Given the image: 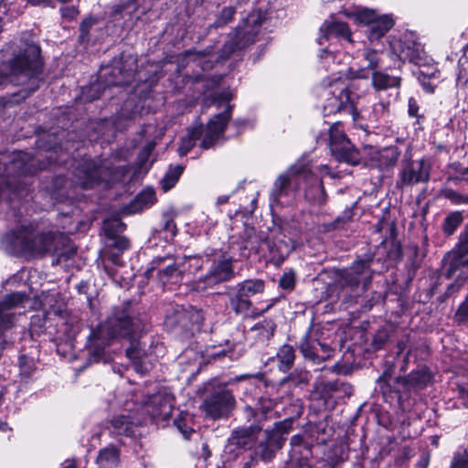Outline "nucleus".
Returning a JSON list of instances; mask_svg holds the SVG:
<instances>
[{
    "mask_svg": "<svg viewBox=\"0 0 468 468\" xmlns=\"http://www.w3.org/2000/svg\"><path fill=\"white\" fill-rule=\"evenodd\" d=\"M274 388L263 372L240 375L226 382L213 378L204 384L205 398L201 407L212 420L227 419L236 407L235 391L241 390L246 402L242 416L248 425L233 431L232 443L250 450L262 432L265 421L277 417L275 408L279 398H271Z\"/></svg>",
    "mask_w": 468,
    "mask_h": 468,
    "instance_id": "obj_1",
    "label": "nucleus"
},
{
    "mask_svg": "<svg viewBox=\"0 0 468 468\" xmlns=\"http://www.w3.org/2000/svg\"><path fill=\"white\" fill-rule=\"evenodd\" d=\"M44 65L41 48L34 42H26L17 53L5 61L3 67L6 72L0 69V90L8 84L22 88L8 97H3V105H17L33 95L43 80Z\"/></svg>",
    "mask_w": 468,
    "mask_h": 468,
    "instance_id": "obj_2",
    "label": "nucleus"
},
{
    "mask_svg": "<svg viewBox=\"0 0 468 468\" xmlns=\"http://www.w3.org/2000/svg\"><path fill=\"white\" fill-rule=\"evenodd\" d=\"M334 433V428L325 420H313V414L310 413L303 431L290 439V460L292 468H320L313 463V449L315 445L326 444Z\"/></svg>",
    "mask_w": 468,
    "mask_h": 468,
    "instance_id": "obj_3",
    "label": "nucleus"
},
{
    "mask_svg": "<svg viewBox=\"0 0 468 468\" xmlns=\"http://www.w3.org/2000/svg\"><path fill=\"white\" fill-rule=\"evenodd\" d=\"M144 329V322L131 300H125L121 304L113 306L112 314L102 323L96 326V334L102 332L108 339H127L130 344L136 341L135 337Z\"/></svg>",
    "mask_w": 468,
    "mask_h": 468,
    "instance_id": "obj_4",
    "label": "nucleus"
},
{
    "mask_svg": "<svg viewBox=\"0 0 468 468\" xmlns=\"http://www.w3.org/2000/svg\"><path fill=\"white\" fill-rule=\"evenodd\" d=\"M380 259L370 249L363 254L356 255L350 266L338 269L335 272V285L341 290H350L352 292L367 291L375 274L383 272V267L375 268Z\"/></svg>",
    "mask_w": 468,
    "mask_h": 468,
    "instance_id": "obj_5",
    "label": "nucleus"
},
{
    "mask_svg": "<svg viewBox=\"0 0 468 468\" xmlns=\"http://www.w3.org/2000/svg\"><path fill=\"white\" fill-rule=\"evenodd\" d=\"M357 85L346 80L337 78L329 83L328 95L323 106V114L324 117L343 114L351 116L353 122H357L361 117L358 110V95Z\"/></svg>",
    "mask_w": 468,
    "mask_h": 468,
    "instance_id": "obj_6",
    "label": "nucleus"
},
{
    "mask_svg": "<svg viewBox=\"0 0 468 468\" xmlns=\"http://www.w3.org/2000/svg\"><path fill=\"white\" fill-rule=\"evenodd\" d=\"M342 14L356 26L365 28L364 35L371 45L380 43L396 25L393 14H380L374 8L360 6L355 10H344Z\"/></svg>",
    "mask_w": 468,
    "mask_h": 468,
    "instance_id": "obj_7",
    "label": "nucleus"
},
{
    "mask_svg": "<svg viewBox=\"0 0 468 468\" xmlns=\"http://www.w3.org/2000/svg\"><path fill=\"white\" fill-rule=\"evenodd\" d=\"M204 254L210 265L207 273L197 282L198 289L213 288L236 278L234 259L227 250L207 248Z\"/></svg>",
    "mask_w": 468,
    "mask_h": 468,
    "instance_id": "obj_8",
    "label": "nucleus"
},
{
    "mask_svg": "<svg viewBox=\"0 0 468 468\" xmlns=\"http://www.w3.org/2000/svg\"><path fill=\"white\" fill-rule=\"evenodd\" d=\"M388 42L390 58L399 62L398 68L406 61L417 66L426 64L427 56L416 33L406 31L399 37H389Z\"/></svg>",
    "mask_w": 468,
    "mask_h": 468,
    "instance_id": "obj_9",
    "label": "nucleus"
},
{
    "mask_svg": "<svg viewBox=\"0 0 468 468\" xmlns=\"http://www.w3.org/2000/svg\"><path fill=\"white\" fill-rule=\"evenodd\" d=\"M266 18L267 13L261 9L250 13L234 28L233 36L223 46V51L228 55H231L255 43Z\"/></svg>",
    "mask_w": 468,
    "mask_h": 468,
    "instance_id": "obj_10",
    "label": "nucleus"
},
{
    "mask_svg": "<svg viewBox=\"0 0 468 468\" xmlns=\"http://www.w3.org/2000/svg\"><path fill=\"white\" fill-rule=\"evenodd\" d=\"M433 375L426 365L418 366L407 376L397 377V383L400 384L395 404L402 411L410 410L414 405L413 392L426 388L432 381Z\"/></svg>",
    "mask_w": 468,
    "mask_h": 468,
    "instance_id": "obj_11",
    "label": "nucleus"
},
{
    "mask_svg": "<svg viewBox=\"0 0 468 468\" xmlns=\"http://www.w3.org/2000/svg\"><path fill=\"white\" fill-rule=\"evenodd\" d=\"M266 282L260 278L246 279L229 286L227 292L228 305L236 316H245L253 306L251 298L262 294Z\"/></svg>",
    "mask_w": 468,
    "mask_h": 468,
    "instance_id": "obj_12",
    "label": "nucleus"
},
{
    "mask_svg": "<svg viewBox=\"0 0 468 468\" xmlns=\"http://www.w3.org/2000/svg\"><path fill=\"white\" fill-rule=\"evenodd\" d=\"M46 254L57 256L58 261H66L75 257L77 248L64 233L37 232L35 230L34 256H44Z\"/></svg>",
    "mask_w": 468,
    "mask_h": 468,
    "instance_id": "obj_13",
    "label": "nucleus"
},
{
    "mask_svg": "<svg viewBox=\"0 0 468 468\" xmlns=\"http://www.w3.org/2000/svg\"><path fill=\"white\" fill-rule=\"evenodd\" d=\"M345 383L335 380L322 382L311 395L310 413L313 420H325L328 422L330 411L335 410L342 398Z\"/></svg>",
    "mask_w": 468,
    "mask_h": 468,
    "instance_id": "obj_14",
    "label": "nucleus"
},
{
    "mask_svg": "<svg viewBox=\"0 0 468 468\" xmlns=\"http://www.w3.org/2000/svg\"><path fill=\"white\" fill-rule=\"evenodd\" d=\"M432 163L430 157L422 156L418 160L412 158L411 154H405L398 173L395 186L398 189L428 183L431 180Z\"/></svg>",
    "mask_w": 468,
    "mask_h": 468,
    "instance_id": "obj_15",
    "label": "nucleus"
},
{
    "mask_svg": "<svg viewBox=\"0 0 468 468\" xmlns=\"http://www.w3.org/2000/svg\"><path fill=\"white\" fill-rule=\"evenodd\" d=\"M33 161L30 154L18 151L12 154L8 162H0V173L5 178V186L12 194L17 195L22 190V185L18 179L20 176L34 174Z\"/></svg>",
    "mask_w": 468,
    "mask_h": 468,
    "instance_id": "obj_16",
    "label": "nucleus"
},
{
    "mask_svg": "<svg viewBox=\"0 0 468 468\" xmlns=\"http://www.w3.org/2000/svg\"><path fill=\"white\" fill-rule=\"evenodd\" d=\"M97 76L108 88L129 86L134 79V70L128 61L123 59V54L114 57L108 64L101 66Z\"/></svg>",
    "mask_w": 468,
    "mask_h": 468,
    "instance_id": "obj_17",
    "label": "nucleus"
},
{
    "mask_svg": "<svg viewBox=\"0 0 468 468\" xmlns=\"http://www.w3.org/2000/svg\"><path fill=\"white\" fill-rule=\"evenodd\" d=\"M174 398L167 393L149 395L144 401L145 411L156 424L167 422L174 410Z\"/></svg>",
    "mask_w": 468,
    "mask_h": 468,
    "instance_id": "obj_18",
    "label": "nucleus"
},
{
    "mask_svg": "<svg viewBox=\"0 0 468 468\" xmlns=\"http://www.w3.org/2000/svg\"><path fill=\"white\" fill-rule=\"evenodd\" d=\"M170 323L184 331L199 328L205 320L204 311L194 305H176L173 314L168 317Z\"/></svg>",
    "mask_w": 468,
    "mask_h": 468,
    "instance_id": "obj_19",
    "label": "nucleus"
},
{
    "mask_svg": "<svg viewBox=\"0 0 468 468\" xmlns=\"http://www.w3.org/2000/svg\"><path fill=\"white\" fill-rule=\"evenodd\" d=\"M104 167L101 163L89 158L84 159L76 167V176L80 186L84 190L93 189L101 186L103 181Z\"/></svg>",
    "mask_w": 468,
    "mask_h": 468,
    "instance_id": "obj_20",
    "label": "nucleus"
},
{
    "mask_svg": "<svg viewBox=\"0 0 468 468\" xmlns=\"http://www.w3.org/2000/svg\"><path fill=\"white\" fill-rule=\"evenodd\" d=\"M300 170L290 169L277 176L270 193V199L278 204L282 197L294 196L300 190Z\"/></svg>",
    "mask_w": 468,
    "mask_h": 468,
    "instance_id": "obj_21",
    "label": "nucleus"
},
{
    "mask_svg": "<svg viewBox=\"0 0 468 468\" xmlns=\"http://www.w3.org/2000/svg\"><path fill=\"white\" fill-rule=\"evenodd\" d=\"M6 239L17 255L34 256L35 229L27 226H20L6 234Z\"/></svg>",
    "mask_w": 468,
    "mask_h": 468,
    "instance_id": "obj_22",
    "label": "nucleus"
},
{
    "mask_svg": "<svg viewBox=\"0 0 468 468\" xmlns=\"http://www.w3.org/2000/svg\"><path fill=\"white\" fill-rule=\"evenodd\" d=\"M395 369V360H386L383 372L377 379V384L384 400L391 405L395 404V399L398 396V389L400 386V384L397 383V378H393Z\"/></svg>",
    "mask_w": 468,
    "mask_h": 468,
    "instance_id": "obj_23",
    "label": "nucleus"
},
{
    "mask_svg": "<svg viewBox=\"0 0 468 468\" xmlns=\"http://www.w3.org/2000/svg\"><path fill=\"white\" fill-rule=\"evenodd\" d=\"M343 40L353 43V33L348 23L339 20H325L320 27L319 44L323 45V41H330L332 39Z\"/></svg>",
    "mask_w": 468,
    "mask_h": 468,
    "instance_id": "obj_24",
    "label": "nucleus"
},
{
    "mask_svg": "<svg viewBox=\"0 0 468 468\" xmlns=\"http://www.w3.org/2000/svg\"><path fill=\"white\" fill-rule=\"evenodd\" d=\"M101 332L96 334V327L91 328L89 336L87 337L86 348L88 350V357L86 365L90 366L94 363H100L104 360L106 347L110 346L113 339L103 337Z\"/></svg>",
    "mask_w": 468,
    "mask_h": 468,
    "instance_id": "obj_25",
    "label": "nucleus"
},
{
    "mask_svg": "<svg viewBox=\"0 0 468 468\" xmlns=\"http://www.w3.org/2000/svg\"><path fill=\"white\" fill-rule=\"evenodd\" d=\"M157 202L155 191L153 187L143 188L123 208L128 215L141 213L150 208Z\"/></svg>",
    "mask_w": 468,
    "mask_h": 468,
    "instance_id": "obj_26",
    "label": "nucleus"
},
{
    "mask_svg": "<svg viewBox=\"0 0 468 468\" xmlns=\"http://www.w3.org/2000/svg\"><path fill=\"white\" fill-rule=\"evenodd\" d=\"M285 411L289 416L284 418L282 420L274 422L271 429L274 432L283 438H286V435L292 430L293 423L303 413V406L300 399H296L285 408Z\"/></svg>",
    "mask_w": 468,
    "mask_h": 468,
    "instance_id": "obj_27",
    "label": "nucleus"
},
{
    "mask_svg": "<svg viewBox=\"0 0 468 468\" xmlns=\"http://www.w3.org/2000/svg\"><path fill=\"white\" fill-rule=\"evenodd\" d=\"M236 243L239 245L240 256L249 258L252 252H258L261 238L257 235L254 227L245 225L243 230L239 233Z\"/></svg>",
    "mask_w": 468,
    "mask_h": 468,
    "instance_id": "obj_28",
    "label": "nucleus"
},
{
    "mask_svg": "<svg viewBox=\"0 0 468 468\" xmlns=\"http://www.w3.org/2000/svg\"><path fill=\"white\" fill-rule=\"evenodd\" d=\"M313 326L310 325L305 331L304 335L301 337L298 348L304 357V359L313 362L314 364L319 365L324 362V357L320 356V353L317 348L319 340L312 336Z\"/></svg>",
    "mask_w": 468,
    "mask_h": 468,
    "instance_id": "obj_29",
    "label": "nucleus"
},
{
    "mask_svg": "<svg viewBox=\"0 0 468 468\" xmlns=\"http://www.w3.org/2000/svg\"><path fill=\"white\" fill-rule=\"evenodd\" d=\"M296 360V349L293 346L284 343L280 346L275 356L269 357V362H276L278 370L282 373L291 371Z\"/></svg>",
    "mask_w": 468,
    "mask_h": 468,
    "instance_id": "obj_30",
    "label": "nucleus"
},
{
    "mask_svg": "<svg viewBox=\"0 0 468 468\" xmlns=\"http://www.w3.org/2000/svg\"><path fill=\"white\" fill-rule=\"evenodd\" d=\"M126 356L131 360L133 370L141 375L145 376L151 370V366L146 363L147 353L140 346L138 341H133L125 350Z\"/></svg>",
    "mask_w": 468,
    "mask_h": 468,
    "instance_id": "obj_31",
    "label": "nucleus"
},
{
    "mask_svg": "<svg viewBox=\"0 0 468 468\" xmlns=\"http://www.w3.org/2000/svg\"><path fill=\"white\" fill-rule=\"evenodd\" d=\"M400 156V150L396 145L385 147L375 153L371 158L372 165L380 171L392 169L398 163Z\"/></svg>",
    "mask_w": 468,
    "mask_h": 468,
    "instance_id": "obj_32",
    "label": "nucleus"
},
{
    "mask_svg": "<svg viewBox=\"0 0 468 468\" xmlns=\"http://www.w3.org/2000/svg\"><path fill=\"white\" fill-rule=\"evenodd\" d=\"M330 152L334 158L339 163L356 165L361 160L360 151L351 143V141H346V144L340 146L335 144Z\"/></svg>",
    "mask_w": 468,
    "mask_h": 468,
    "instance_id": "obj_33",
    "label": "nucleus"
},
{
    "mask_svg": "<svg viewBox=\"0 0 468 468\" xmlns=\"http://www.w3.org/2000/svg\"><path fill=\"white\" fill-rule=\"evenodd\" d=\"M285 374L286 376L281 378L277 383L271 381L275 385V388L271 392V398H272L273 392L278 388L287 387L289 389H292L307 385L309 382V372L306 370L294 368L292 371H289Z\"/></svg>",
    "mask_w": 468,
    "mask_h": 468,
    "instance_id": "obj_34",
    "label": "nucleus"
},
{
    "mask_svg": "<svg viewBox=\"0 0 468 468\" xmlns=\"http://www.w3.org/2000/svg\"><path fill=\"white\" fill-rule=\"evenodd\" d=\"M63 133L64 131H57L38 135L36 140V147L44 152L58 154L63 150Z\"/></svg>",
    "mask_w": 468,
    "mask_h": 468,
    "instance_id": "obj_35",
    "label": "nucleus"
},
{
    "mask_svg": "<svg viewBox=\"0 0 468 468\" xmlns=\"http://www.w3.org/2000/svg\"><path fill=\"white\" fill-rule=\"evenodd\" d=\"M111 432L117 436L134 437L136 425L129 415L114 416L110 420Z\"/></svg>",
    "mask_w": 468,
    "mask_h": 468,
    "instance_id": "obj_36",
    "label": "nucleus"
},
{
    "mask_svg": "<svg viewBox=\"0 0 468 468\" xmlns=\"http://www.w3.org/2000/svg\"><path fill=\"white\" fill-rule=\"evenodd\" d=\"M401 82V77L389 75L384 69L373 71L371 75V85L377 91L399 88Z\"/></svg>",
    "mask_w": 468,
    "mask_h": 468,
    "instance_id": "obj_37",
    "label": "nucleus"
},
{
    "mask_svg": "<svg viewBox=\"0 0 468 468\" xmlns=\"http://www.w3.org/2000/svg\"><path fill=\"white\" fill-rule=\"evenodd\" d=\"M396 333L395 326L390 323H386L379 326L374 333L370 347L373 351H378L384 349L387 344L391 340Z\"/></svg>",
    "mask_w": 468,
    "mask_h": 468,
    "instance_id": "obj_38",
    "label": "nucleus"
},
{
    "mask_svg": "<svg viewBox=\"0 0 468 468\" xmlns=\"http://www.w3.org/2000/svg\"><path fill=\"white\" fill-rule=\"evenodd\" d=\"M121 462V451L114 445H110L99 451L96 463L101 468H116Z\"/></svg>",
    "mask_w": 468,
    "mask_h": 468,
    "instance_id": "obj_39",
    "label": "nucleus"
},
{
    "mask_svg": "<svg viewBox=\"0 0 468 468\" xmlns=\"http://www.w3.org/2000/svg\"><path fill=\"white\" fill-rule=\"evenodd\" d=\"M107 88V85L97 76L95 81L81 88L80 99L84 103L92 102L100 99Z\"/></svg>",
    "mask_w": 468,
    "mask_h": 468,
    "instance_id": "obj_40",
    "label": "nucleus"
},
{
    "mask_svg": "<svg viewBox=\"0 0 468 468\" xmlns=\"http://www.w3.org/2000/svg\"><path fill=\"white\" fill-rule=\"evenodd\" d=\"M173 424L186 440H189L192 434L196 432L193 428V416L187 410H180L174 419Z\"/></svg>",
    "mask_w": 468,
    "mask_h": 468,
    "instance_id": "obj_41",
    "label": "nucleus"
},
{
    "mask_svg": "<svg viewBox=\"0 0 468 468\" xmlns=\"http://www.w3.org/2000/svg\"><path fill=\"white\" fill-rule=\"evenodd\" d=\"M144 0H121L114 5L112 16L115 19L132 16L137 12Z\"/></svg>",
    "mask_w": 468,
    "mask_h": 468,
    "instance_id": "obj_42",
    "label": "nucleus"
},
{
    "mask_svg": "<svg viewBox=\"0 0 468 468\" xmlns=\"http://www.w3.org/2000/svg\"><path fill=\"white\" fill-rule=\"evenodd\" d=\"M184 170L185 166L182 165H170L160 181L162 190L164 192L171 190L179 181Z\"/></svg>",
    "mask_w": 468,
    "mask_h": 468,
    "instance_id": "obj_43",
    "label": "nucleus"
},
{
    "mask_svg": "<svg viewBox=\"0 0 468 468\" xmlns=\"http://www.w3.org/2000/svg\"><path fill=\"white\" fill-rule=\"evenodd\" d=\"M356 203L350 207H346L341 215L337 216L333 221L324 223L323 229L325 232H331L336 229H344L345 226L351 222L354 218V207Z\"/></svg>",
    "mask_w": 468,
    "mask_h": 468,
    "instance_id": "obj_44",
    "label": "nucleus"
},
{
    "mask_svg": "<svg viewBox=\"0 0 468 468\" xmlns=\"http://www.w3.org/2000/svg\"><path fill=\"white\" fill-rule=\"evenodd\" d=\"M408 116L414 118L413 126L418 130H423V122L426 121V116L420 112V106L414 97L408 99Z\"/></svg>",
    "mask_w": 468,
    "mask_h": 468,
    "instance_id": "obj_45",
    "label": "nucleus"
},
{
    "mask_svg": "<svg viewBox=\"0 0 468 468\" xmlns=\"http://www.w3.org/2000/svg\"><path fill=\"white\" fill-rule=\"evenodd\" d=\"M463 221V216L461 211H452L449 213L442 223V232L446 236H452L457 230Z\"/></svg>",
    "mask_w": 468,
    "mask_h": 468,
    "instance_id": "obj_46",
    "label": "nucleus"
},
{
    "mask_svg": "<svg viewBox=\"0 0 468 468\" xmlns=\"http://www.w3.org/2000/svg\"><path fill=\"white\" fill-rule=\"evenodd\" d=\"M237 13L236 7L232 5L224 6L218 14L216 15L214 22L210 25V27L218 29L223 28L231 23Z\"/></svg>",
    "mask_w": 468,
    "mask_h": 468,
    "instance_id": "obj_47",
    "label": "nucleus"
},
{
    "mask_svg": "<svg viewBox=\"0 0 468 468\" xmlns=\"http://www.w3.org/2000/svg\"><path fill=\"white\" fill-rule=\"evenodd\" d=\"M181 276V271H179L178 265L176 264V258L172 255V260L167 261L162 269H160V273L156 274V279L165 284L170 282L171 279L175 277Z\"/></svg>",
    "mask_w": 468,
    "mask_h": 468,
    "instance_id": "obj_48",
    "label": "nucleus"
},
{
    "mask_svg": "<svg viewBox=\"0 0 468 468\" xmlns=\"http://www.w3.org/2000/svg\"><path fill=\"white\" fill-rule=\"evenodd\" d=\"M27 299L25 292H15L5 294L4 299L0 301V314L3 312L10 311L15 307L19 306Z\"/></svg>",
    "mask_w": 468,
    "mask_h": 468,
    "instance_id": "obj_49",
    "label": "nucleus"
},
{
    "mask_svg": "<svg viewBox=\"0 0 468 468\" xmlns=\"http://www.w3.org/2000/svg\"><path fill=\"white\" fill-rule=\"evenodd\" d=\"M346 141L350 140L343 130V123L334 122L329 128V149L332 150L335 144L338 146L345 144Z\"/></svg>",
    "mask_w": 468,
    "mask_h": 468,
    "instance_id": "obj_50",
    "label": "nucleus"
},
{
    "mask_svg": "<svg viewBox=\"0 0 468 468\" xmlns=\"http://www.w3.org/2000/svg\"><path fill=\"white\" fill-rule=\"evenodd\" d=\"M211 352L208 354L209 357L213 360L221 359L233 354L236 348V344L227 339L224 343H219L218 346H210Z\"/></svg>",
    "mask_w": 468,
    "mask_h": 468,
    "instance_id": "obj_51",
    "label": "nucleus"
},
{
    "mask_svg": "<svg viewBox=\"0 0 468 468\" xmlns=\"http://www.w3.org/2000/svg\"><path fill=\"white\" fill-rule=\"evenodd\" d=\"M172 260V254H165L164 256H156L154 257L147 264V267L144 271V277L149 280L153 277L154 272L156 271L157 273H160V269L165 265V263Z\"/></svg>",
    "mask_w": 468,
    "mask_h": 468,
    "instance_id": "obj_52",
    "label": "nucleus"
},
{
    "mask_svg": "<svg viewBox=\"0 0 468 468\" xmlns=\"http://www.w3.org/2000/svg\"><path fill=\"white\" fill-rule=\"evenodd\" d=\"M97 20L93 16H90L82 19L80 24L78 37V42L80 45L88 44L90 40V29L96 24Z\"/></svg>",
    "mask_w": 468,
    "mask_h": 468,
    "instance_id": "obj_53",
    "label": "nucleus"
},
{
    "mask_svg": "<svg viewBox=\"0 0 468 468\" xmlns=\"http://www.w3.org/2000/svg\"><path fill=\"white\" fill-rule=\"evenodd\" d=\"M161 231L165 233V238H167L168 235L170 238H174L177 234V227L173 212L166 211L162 214Z\"/></svg>",
    "mask_w": 468,
    "mask_h": 468,
    "instance_id": "obj_54",
    "label": "nucleus"
},
{
    "mask_svg": "<svg viewBox=\"0 0 468 468\" xmlns=\"http://www.w3.org/2000/svg\"><path fill=\"white\" fill-rule=\"evenodd\" d=\"M277 451V449H273L271 444L262 440L255 447L254 454L263 462H270L275 457Z\"/></svg>",
    "mask_w": 468,
    "mask_h": 468,
    "instance_id": "obj_55",
    "label": "nucleus"
},
{
    "mask_svg": "<svg viewBox=\"0 0 468 468\" xmlns=\"http://www.w3.org/2000/svg\"><path fill=\"white\" fill-rule=\"evenodd\" d=\"M343 454L344 451L339 447L330 449L326 453L325 461L317 462V464L326 468H335V466L344 461Z\"/></svg>",
    "mask_w": 468,
    "mask_h": 468,
    "instance_id": "obj_56",
    "label": "nucleus"
},
{
    "mask_svg": "<svg viewBox=\"0 0 468 468\" xmlns=\"http://www.w3.org/2000/svg\"><path fill=\"white\" fill-rule=\"evenodd\" d=\"M465 256L466 255L453 253L445 271L444 276L447 279H451L461 267L468 266V258L465 259Z\"/></svg>",
    "mask_w": 468,
    "mask_h": 468,
    "instance_id": "obj_57",
    "label": "nucleus"
},
{
    "mask_svg": "<svg viewBox=\"0 0 468 468\" xmlns=\"http://www.w3.org/2000/svg\"><path fill=\"white\" fill-rule=\"evenodd\" d=\"M363 59L367 62L365 69L373 71L381 69L380 56L376 49L367 48L363 52Z\"/></svg>",
    "mask_w": 468,
    "mask_h": 468,
    "instance_id": "obj_58",
    "label": "nucleus"
},
{
    "mask_svg": "<svg viewBox=\"0 0 468 468\" xmlns=\"http://www.w3.org/2000/svg\"><path fill=\"white\" fill-rule=\"evenodd\" d=\"M296 273L292 269H290L280 277L278 286L287 292H292L296 287Z\"/></svg>",
    "mask_w": 468,
    "mask_h": 468,
    "instance_id": "obj_59",
    "label": "nucleus"
},
{
    "mask_svg": "<svg viewBox=\"0 0 468 468\" xmlns=\"http://www.w3.org/2000/svg\"><path fill=\"white\" fill-rule=\"evenodd\" d=\"M276 327L277 325L271 318H265L256 323L252 329L260 331L261 334L270 339L274 335Z\"/></svg>",
    "mask_w": 468,
    "mask_h": 468,
    "instance_id": "obj_60",
    "label": "nucleus"
},
{
    "mask_svg": "<svg viewBox=\"0 0 468 468\" xmlns=\"http://www.w3.org/2000/svg\"><path fill=\"white\" fill-rule=\"evenodd\" d=\"M229 123V122L225 119L219 117L218 114H215L208 120L206 127L207 129H209L210 131L215 132L221 136L225 133Z\"/></svg>",
    "mask_w": 468,
    "mask_h": 468,
    "instance_id": "obj_61",
    "label": "nucleus"
},
{
    "mask_svg": "<svg viewBox=\"0 0 468 468\" xmlns=\"http://www.w3.org/2000/svg\"><path fill=\"white\" fill-rule=\"evenodd\" d=\"M441 196L453 205L468 204V195H463L452 188L442 190Z\"/></svg>",
    "mask_w": 468,
    "mask_h": 468,
    "instance_id": "obj_62",
    "label": "nucleus"
},
{
    "mask_svg": "<svg viewBox=\"0 0 468 468\" xmlns=\"http://www.w3.org/2000/svg\"><path fill=\"white\" fill-rule=\"evenodd\" d=\"M265 438L263 439L265 441H267L269 444H271L273 449H277L278 451L281 450L287 438H283L281 435L274 432L272 430L266 429L265 431Z\"/></svg>",
    "mask_w": 468,
    "mask_h": 468,
    "instance_id": "obj_63",
    "label": "nucleus"
},
{
    "mask_svg": "<svg viewBox=\"0 0 468 468\" xmlns=\"http://www.w3.org/2000/svg\"><path fill=\"white\" fill-rule=\"evenodd\" d=\"M450 468H468V452H457L453 455Z\"/></svg>",
    "mask_w": 468,
    "mask_h": 468,
    "instance_id": "obj_64",
    "label": "nucleus"
}]
</instances>
